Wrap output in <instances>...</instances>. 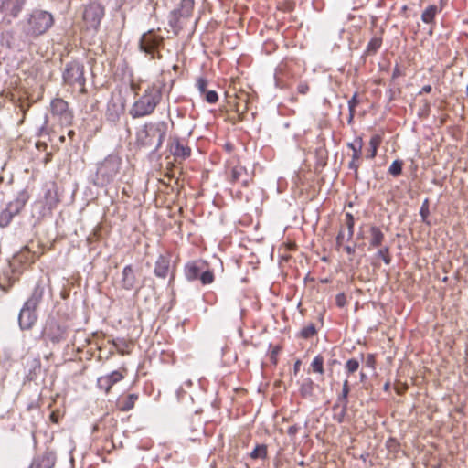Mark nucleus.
I'll list each match as a JSON object with an SVG mask.
<instances>
[{
    "instance_id": "obj_7",
    "label": "nucleus",
    "mask_w": 468,
    "mask_h": 468,
    "mask_svg": "<svg viewBox=\"0 0 468 468\" xmlns=\"http://www.w3.org/2000/svg\"><path fill=\"white\" fill-rule=\"evenodd\" d=\"M184 272L186 280L189 282L199 280L203 285H207L214 281L213 271L207 268V263L203 261L187 262Z\"/></svg>"
},
{
    "instance_id": "obj_59",
    "label": "nucleus",
    "mask_w": 468,
    "mask_h": 468,
    "mask_svg": "<svg viewBox=\"0 0 468 468\" xmlns=\"http://www.w3.org/2000/svg\"><path fill=\"white\" fill-rule=\"evenodd\" d=\"M355 113H356V112H349V116H348V120H347L348 124H352L354 117H355Z\"/></svg>"
},
{
    "instance_id": "obj_2",
    "label": "nucleus",
    "mask_w": 468,
    "mask_h": 468,
    "mask_svg": "<svg viewBox=\"0 0 468 468\" xmlns=\"http://www.w3.org/2000/svg\"><path fill=\"white\" fill-rule=\"evenodd\" d=\"M167 124L163 122H147L137 133V143L140 146L149 148L152 153L157 152L166 136Z\"/></svg>"
},
{
    "instance_id": "obj_34",
    "label": "nucleus",
    "mask_w": 468,
    "mask_h": 468,
    "mask_svg": "<svg viewBox=\"0 0 468 468\" xmlns=\"http://www.w3.org/2000/svg\"><path fill=\"white\" fill-rule=\"evenodd\" d=\"M267 446L265 444L257 445L254 450L250 453L251 459L264 460L267 458Z\"/></svg>"
},
{
    "instance_id": "obj_23",
    "label": "nucleus",
    "mask_w": 468,
    "mask_h": 468,
    "mask_svg": "<svg viewBox=\"0 0 468 468\" xmlns=\"http://www.w3.org/2000/svg\"><path fill=\"white\" fill-rule=\"evenodd\" d=\"M44 295V287L40 282H37L33 289V292L30 297L24 303L25 306H27L31 309L37 310L38 304L43 299Z\"/></svg>"
},
{
    "instance_id": "obj_17",
    "label": "nucleus",
    "mask_w": 468,
    "mask_h": 468,
    "mask_svg": "<svg viewBox=\"0 0 468 468\" xmlns=\"http://www.w3.org/2000/svg\"><path fill=\"white\" fill-rule=\"evenodd\" d=\"M56 463V453L53 451L46 450L33 458L28 468H54Z\"/></svg>"
},
{
    "instance_id": "obj_40",
    "label": "nucleus",
    "mask_w": 468,
    "mask_h": 468,
    "mask_svg": "<svg viewBox=\"0 0 468 468\" xmlns=\"http://www.w3.org/2000/svg\"><path fill=\"white\" fill-rule=\"evenodd\" d=\"M381 44L382 39L380 37H373L367 47V53L369 55L375 54L381 47Z\"/></svg>"
},
{
    "instance_id": "obj_61",
    "label": "nucleus",
    "mask_w": 468,
    "mask_h": 468,
    "mask_svg": "<svg viewBox=\"0 0 468 468\" xmlns=\"http://www.w3.org/2000/svg\"><path fill=\"white\" fill-rule=\"evenodd\" d=\"M37 407V404H35V403H30L28 406H27V410H30L32 409H36Z\"/></svg>"
},
{
    "instance_id": "obj_39",
    "label": "nucleus",
    "mask_w": 468,
    "mask_h": 468,
    "mask_svg": "<svg viewBox=\"0 0 468 468\" xmlns=\"http://www.w3.org/2000/svg\"><path fill=\"white\" fill-rule=\"evenodd\" d=\"M402 167H403V161L401 160H395L391 164V165L388 168V173L393 176L394 177H397L401 175L402 173Z\"/></svg>"
},
{
    "instance_id": "obj_12",
    "label": "nucleus",
    "mask_w": 468,
    "mask_h": 468,
    "mask_svg": "<svg viewBox=\"0 0 468 468\" xmlns=\"http://www.w3.org/2000/svg\"><path fill=\"white\" fill-rule=\"evenodd\" d=\"M21 272L18 266H15L14 263H8L0 272V290L7 292L19 279Z\"/></svg>"
},
{
    "instance_id": "obj_14",
    "label": "nucleus",
    "mask_w": 468,
    "mask_h": 468,
    "mask_svg": "<svg viewBox=\"0 0 468 468\" xmlns=\"http://www.w3.org/2000/svg\"><path fill=\"white\" fill-rule=\"evenodd\" d=\"M44 333L51 342L59 343L67 337V326L58 324L54 319H49L47 322Z\"/></svg>"
},
{
    "instance_id": "obj_56",
    "label": "nucleus",
    "mask_w": 468,
    "mask_h": 468,
    "mask_svg": "<svg viewBox=\"0 0 468 468\" xmlns=\"http://www.w3.org/2000/svg\"><path fill=\"white\" fill-rule=\"evenodd\" d=\"M432 88L431 85H425L422 87L421 90L420 91L419 94H422V93H430L431 91Z\"/></svg>"
},
{
    "instance_id": "obj_13",
    "label": "nucleus",
    "mask_w": 468,
    "mask_h": 468,
    "mask_svg": "<svg viewBox=\"0 0 468 468\" xmlns=\"http://www.w3.org/2000/svg\"><path fill=\"white\" fill-rule=\"evenodd\" d=\"M168 146L176 161L186 160L191 155V148L187 143L177 136L170 139Z\"/></svg>"
},
{
    "instance_id": "obj_64",
    "label": "nucleus",
    "mask_w": 468,
    "mask_h": 468,
    "mask_svg": "<svg viewBox=\"0 0 468 468\" xmlns=\"http://www.w3.org/2000/svg\"><path fill=\"white\" fill-rule=\"evenodd\" d=\"M59 140H60L61 142H64V141H65V137H64V136H60Z\"/></svg>"
},
{
    "instance_id": "obj_33",
    "label": "nucleus",
    "mask_w": 468,
    "mask_h": 468,
    "mask_svg": "<svg viewBox=\"0 0 468 468\" xmlns=\"http://www.w3.org/2000/svg\"><path fill=\"white\" fill-rule=\"evenodd\" d=\"M381 137L379 135H373L369 141V150H368V153L367 154V158L368 159H374L377 155V151H378V148L379 146V144H381Z\"/></svg>"
},
{
    "instance_id": "obj_4",
    "label": "nucleus",
    "mask_w": 468,
    "mask_h": 468,
    "mask_svg": "<svg viewBox=\"0 0 468 468\" xmlns=\"http://www.w3.org/2000/svg\"><path fill=\"white\" fill-rule=\"evenodd\" d=\"M160 29H149L144 33L139 40V49L149 59H162L161 48L165 45V38L158 33Z\"/></svg>"
},
{
    "instance_id": "obj_55",
    "label": "nucleus",
    "mask_w": 468,
    "mask_h": 468,
    "mask_svg": "<svg viewBox=\"0 0 468 468\" xmlns=\"http://www.w3.org/2000/svg\"><path fill=\"white\" fill-rule=\"evenodd\" d=\"M29 107H30L29 102L23 101L20 103V108L24 113H26V112L29 109Z\"/></svg>"
},
{
    "instance_id": "obj_35",
    "label": "nucleus",
    "mask_w": 468,
    "mask_h": 468,
    "mask_svg": "<svg viewBox=\"0 0 468 468\" xmlns=\"http://www.w3.org/2000/svg\"><path fill=\"white\" fill-rule=\"evenodd\" d=\"M317 334V330L315 327V324L311 323L308 325L302 328V330L299 333L300 337L303 339H309L313 336H314Z\"/></svg>"
},
{
    "instance_id": "obj_41",
    "label": "nucleus",
    "mask_w": 468,
    "mask_h": 468,
    "mask_svg": "<svg viewBox=\"0 0 468 468\" xmlns=\"http://www.w3.org/2000/svg\"><path fill=\"white\" fill-rule=\"evenodd\" d=\"M359 361L356 358L348 359L345 365L347 374H353L359 368Z\"/></svg>"
},
{
    "instance_id": "obj_18",
    "label": "nucleus",
    "mask_w": 468,
    "mask_h": 468,
    "mask_svg": "<svg viewBox=\"0 0 468 468\" xmlns=\"http://www.w3.org/2000/svg\"><path fill=\"white\" fill-rule=\"evenodd\" d=\"M123 378L124 375L121 371L114 370L108 375L98 378L97 386L101 390H103L106 394H108L111 391L112 386Z\"/></svg>"
},
{
    "instance_id": "obj_45",
    "label": "nucleus",
    "mask_w": 468,
    "mask_h": 468,
    "mask_svg": "<svg viewBox=\"0 0 468 468\" xmlns=\"http://www.w3.org/2000/svg\"><path fill=\"white\" fill-rule=\"evenodd\" d=\"M429 214H430L429 202H428V199H425V201L423 202V204L420 207V215L423 222L426 221V218H428Z\"/></svg>"
},
{
    "instance_id": "obj_52",
    "label": "nucleus",
    "mask_w": 468,
    "mask_h": 468,
    "mask_svg": "<svg viewBox=\"0 0 468 468\" xmlns=\"http://www.w3.org/2000/svg\"><path fill=\"white\" fill-rule=\"evenodd\" d=\"M309 90V86L305 83H301L298 86V91L302 94H306Z\"/></svg>"
},
{
    "instance_id": "obj_26",
    "label": "nucleus",
    "mask_w": 468,
    "mask_h": 468,
    "mask_svg": "<svg viewBox=\"0 0 468 468\" xmlns=\"http://www.w3.org/2000/svg\"><path fill=\"white\" fill-rule=\"evenodd\" d=\"M442 10V6H438L436 5H431L427 6L421 14V20L425 24L434 25L436 16L441 13Z\"/></svg>"
},
{
    "instance_id": "obj_10",
    "label": "nucleus",
    "mask_w": 468,
    "mask_h": 468,
    "mask_svg": "<svg viewBox=\"0 0 468 468\" xmlns=\"http://www.w3.org/2000/svg\"><path fill=\"white\" fill-rule=\"evenodd\" d=\"M104 16V7L96 2L84 5L82 13L83 27L87 31L96 32Z\"/></svg>"
},
{
    "instance_id": "obj_22",
    "label": "nucleus",
    "mask_w": 468,
    "mask_h": 468,
    "mask_svg": "<svg viewBox=\"0 0 468 468\" xmlns=\"http://www.w3.org/2000/svg\"><path fill=\"white\" fill-rule=\"evenodd\" d=\"M36 261V255L27 247L23 248L18 253L14 256V260L11 263L15 266L18 265H29L34 263Z\"/></svg>"
},
{
    "instance_id": "obj_63",
    "label": "nucleus",
    "mask_w": 468,
    "mask_h": 468,
    "mask_svg": "<svg viewBox=\"0 0 468 468\" xmlns=\"http://www.w3.org/2000/svg\"><path fill=\"white\" fill-rule=\"evenodd\" d=\"M74 135H75V132H74L73 130H69V131L68 132V136H69V137L72 138Z\"/></svg>"
},
{
    "instance_id": "obj_49",
    "label": "nucleus",
    "mask_w": 468,
    "mask_h": 468,
    "mask_svg": "<svg viewBox=\"0 0 468 468\" xmlns=\"http://www.w3.org/2000/svg\"><path fill=\"white\" fill-rule=\"evenodd\" d=\"M359 165L358 160H354L353 158L348 164V168L355 172L356 176H357Z\"/></svg>"
},
{
    "instance_id": "obj_11",
    "label": "nucleus",
    "mask_w": 468,
    "mask_h": 468,
    "mask_svg": "<svg viewBox=\"0 0 468 468\" xmlns=\"http://www.w3.org/2000/svg\"><path fill=\"white\" fill-rule=\"evenodd\" d=\"M254 177V172L249 171L241 164H237L229 168L228 178L230 183L247 187Z\"/></svg>"
},
{
    "instance_id": "obj_36",
    "label": "nucleus",
    "mask_w": 468,
    "mask_h": 468,
    "mask_svg": "<svg viewBox=\"0 0 468 468\" xmlns=\"http://www.w3.org/2000/svg\"><path fill=\"white\" fill-rule=\"evenodd\" d=\"M311 367L314 372L319 373L321 375L324 374V357L321 355L316 356L313 362L311 363Z\"/></svg>"
},
{
    "instance_id": "obj_19",
    "label": "nucleus",
    "mask_w": 468,
    "mask_h": 468,
    "mask_svg": "<svg viewBox=\"0 0 468 468\" xmlns=\"http://www.w3.org/2000/svg\"><path fill=\"white\" fill-rule=\"evenodd\" d=\"M37 314L36 310L23 305L18 316V323L20 328L22 330H28L32 328V326L37 322Z\"/></svg>"
},
{
    "instance_id": "obj_15",
    "label": "nucleus",
    "mask_w": 468,
    "mask_h": 468,
    "mask_svg": "<svg viewBox=\"0 0 468 468\" xmlns=\"http://www.w3.org/2000/svg\"><path fill=\"white\" fill-rule=\"evenodd\" d=\"M154 273L159 278H166L170 274V282L175 279V270L171 267L170 253L162 254L158 257Z\"/></svg>"
},
{
    "instance_id": "obj_37",
    "label": "nucleus",
    "mask_w": 468,
    "mask_h": 468,
    "mask_svg": "<svg viewBox=\"0 0 468 468\" xmlns=\"http://www.w3.org/2000/svg\"><path fill=\"white\" fill-rule=\"evenodd\" d=\"M346 218V226L347 228V240H350L353 238L354 235V225H355V219L351 213L347 212L345 215Z\"/></svg>"
},
{
    "instance_id": "obj_38",
    "label": "nucleus",
    "mask_w": 468,
    "mask_h": 468,
    "mask_svg": "<svg viewBox=\"0 0 468 468\" xmlns=\"http://www.w3.org/2000/svg\"><path fill=\"white\" fill-rule=\"evenodd\" d=\"M347 405L348 404L340 403V407L336 410H334V420L338 423L344 422L347 411Z\"/></svg>"
},
{
    "instance_id": "obj_54",
    "label": "nucleus",
    "mask_w": 468,
    "mask_h": 468,
    "mask_svg": "<svg viewBox=\"0 0 468 468\" xmlns=\"http://www.w3.org/2000/svg\"><path fill=\"white\" fill-rule=\"evenodd\" d=\"M423 113L425 115H428L429 114V112H430V103L427 100L424 101V103H423Z\"/></svg>"
},
{
    "instance_id": "obj_25",
    "label": "nucleus",
    "mask_w": 468,
    "mask_h": 468,
    "mask_svg": "<svg viewBox=\"0 0 468 468\" xmlns=\"http://www.w3.org/2000/svg\"><path fill=\"white\" fill-rule=\"evenodd\" d=\"M26 0H5L2 8L8 11L12 17H17L23 9Z\"/></svg>"
},
{
    "instance_id": "obj_53",
    "label": "nucleus",
    "mask_w": 468,
    "mask_h": 468,
    "mask_svg": "<svg viewBox=\"0 0 468 468\" xmlns=\"http://www.w3.org/2000/svg\"><path fill=\"white\" fill-rule=\"evenodd\" d=\"M345 250L346 251L347 254L354 255L356 252V246L347 245L345 247Z\"/></svg>"
},
{
    "instance_id": "obj_6",
    "label": "nucleus",
    "mask_w": 468,
    "mask_h": 468,
    "mask_svg": "<svg viewBox=\"0 0 468 468\" xmlns=\"http://www.w3.org/2000/svg\"><path fill=\"white\" fill-rule=\"evenodd\" d=\"M53 24L54 18L50 13L43 10H35L27 21L26 34L34 37H39L46 33Z\"/></svg>"
},
{
    "instance_id": "obj_5",
    "label": "nucleus",
    "mask_w": 468,
    "mask_h": 468,
    "mask_svg": "<svg viewBox=\"0 0 468 468\" xmlns=\"http://www.w3.org/2000/svg\"><path fill=\"white\" fill-rule=\"evenodd\" d=\"M194 7V0H181L178 5L170 12L168 25L176 35L183 29L191 18Z\"/></svg>"
},
{
    "instance_id": "obj_3",
    "label": "nucleus",
    "mask_w": 468,
    "mask_h": 468,
    "mask_svg": "<svg viewBox=\"0 0 468 468\" xmlns=\"http://www.w3.org/2000/svg\"><path fill=\"white\" fill-rule=\"evenodd\" d=\"M122 159L117 154H109L98 165L93 183L97 186H105L115 179L120 172Z\"/></svg>"
},
{
    "instance_id": "obj_30",
    "label": "nucleus",
    "mask_w": 468,
    "mask_h": 468,
    "mask_svg": "<svg viewBox=\"0 0 468 468\" xmlns=\"http://www.w3.org/2000/svg\"><path fill=\"white\" fill-rule=\"evenodd\" d=\"M314 383L310 378L303 380L300 387V394L303 398H310L314 395Z\"/></svg>"
},
{
    "instance_id": "obj_60",
    "label": "nucleus",
    "mask_w": 468,
    "mask_h": 468,
    "mask_svg": "<svg viewBox=\"0 0 468 468\" xmlns=\"http://www.w3.org/2000/svg\"><path fill=\"white\" fill-rule=\"evenodd\" d=\"M399 74H400L399 69L398 68H395V69H394V71H393V74H392V77H393V78H396V77H398Z\"/></svg>"
},
{
    "instance_id": "obj_43",
    "label": "nucleus",
    "mask_w": 468,
    "mask_h": 468,
    "mask_svg": "<svg viewBox=\"0 0 468 468\" xmlns=\"http://www.w3.org/2000/svg\"><path fill=\"white\" fill-rule=\"evenodd\" d=\"M112 345L116 347L117 351L121 355H124V348L128 346L127 342L124 339H116L112 341Z\"/></svg>"
},
{
    "instance_id": "obj_29",
    "label": "nucleus",
    "mask_w": 468,
    "mask_h": 468,
    "mask_svg": "<svg viewBox=\"0 0 468 468\" xmlns=\"http://www.w3.org/2000/svg\"><path fill=\"white\" fill-rule=\"evenodd\" d=\"M349 392V382L346 379L343 383L342 392L337 397V402L333 406V410H336L340 407V403L348 404Z\"/></svg>"
},
{
    "instance_id": "obj_50",
    "label": "nucleus",
    "mask_w": 468,
    "mask_h": 468,
    "mask_svg": "<svg viewBox=\"0 0 468 468\" xmlns=\"http://www.w3.org/2000/svg\"><path fill=\"white\" fill-rule=\"evenodd\" d=\"M375 363H376V360H375L374 355L368 354L367 356V358H366V365L367 367H369L374 368L375 367Z\"/></svg>"
},
{
    "instance_id": "obj_31",
    "label": "nucleus",
    "mask_w": 468,
    "mask_h": 468,
    "mask_svg": "<svg viewBox=\"0 0 468 468\" xmlns=\"http://www.w3.org/2000/svg\"><path fill=\"white\" fill-rule=\"evenodd\" d=\"M347 147L353 151L352 158L359 160L362 154L363 140L361 137L356 138L353 143H348Z\"/></svg>"
},
{
    "instance_id": "obj_9",
    "label": "nucleus",
    "mask_w": 468,
    "mask_h": 468,
    "mask_svg": "<svg viewBox=\"0 0 468 468\" xmlns=\"http://www.w3.org/2000/svg\"><path fill=\"white\" fill-rule=\"evenodd\" d=\"M28 199V193L26 190L20 191L16 198L10 201L6 207L0 211V227H7L12 219L24 209Z\"/></svg>"
},
{
    "instance_id": "obj_57",
    "label": "nucleus",
    "mask_w": 468,
    "mask_h": 468,
    "mask_svg": "<svg viewBox=\"0 0 468 468\" xmlns=\"http://www.w3.org/2000/svg\"><path fill=\"white\" fill-rule=\"evenodd\" d=\"M297 431H298V427H297V426H295V425L291 426V427H289V428H288V433H289L290 435H294V434H296Z\"/></svg>"
},
{
    "instance_id": "obj_21",
    "label": "nucleus",
    "mask_w": 468,
    "mask_h": 468,
    "mask_svg": "<svg viewBox=\"0 0 468 468\" xmlns=\"http://www.w3.org/2000/svg\"><path fill=\"white\" fill-rule=\"evenodd\" d=\"M207 84V80L205 78L200 77L197 80L196 86L201 96L204 97V100L207 103L214 104L218 101V95L215 90H208Z\"/></svg>"
},
{
    "instance_id": "obj_1",
    "label": "nucleus",
    "mask_w": 468,
    "mask_h": 468,
    "mask_svg": "<svg viewBox=\"0 0 468 468\" xmlns=\"http://www.w3.org/2000/svg\"><path fill=\"white\" fill-rule=\"evenodd\" d=\"M166 83L164 78H158L144 90L143 95L136 100L129 110L133 118H142L152 114L160 103Z\"/></svg>"
},
{
    "instance_id": "obj_8",
    "label": "nucleus",
    "mask_w": 468,
    "mask_h": 468,
    "mask_svg": "<svg viewBox=\"0 0 468 468\" xmlns=\"http://www.w3.org/2000/svg\"><path fill=\"white\" fill-rule=\"evenodd\" d=\"M62 77L65 84L79 87L80 91L83 94L87 92L84 65L82 63L75 60L67 63Z\"/></svg>"
},
{
    "instance_id": "obj_32",
    "label": "nucleus",
    "mask_w": 468,
    "mask_h": 468,
    "mask_svg": "<svg viewBox=\"0 0 468 468\" xmlns=\"http://www.w3.org/2000/svg\"><path fill=\"white\" fill-rule=\"evenodd\" d=\"M45 203L46 206L52 209L57 207L59 203V198L58 197L57 191L55 189H48L45 193Z\"/></svg>"
},
{
    "instance_id": "obj_51",
    "label": "nucleus",
    "mask_w": 468,
    "mask_h": 468,
    "mask_svg": "<svg viewBox=\"0 0 468 468\" xmlns=\"http://www.w3.org/2000/svg\"><path fill=\"white\" fill-rule=\"evenodd\" d=\"M344 238H345V236H344V231L341 229V230L339 231L338 235L336 236V239H335L337 249H338L340 246H342V244H343V240H344Z\"/></svg>"
},
{
    "instance_id": "obj_20",
    "label": "nucleus",
    "mask_w": 468,
    "mask_h": 468,
    "mask_svg": "<svg viewBox=\"0 0 468 468\" xmlns=\"http://www.w3.org/2000/svg\"><path fill=\"white\" fill-rule=\"evenodd\" d=\"M137 282V277L133 266H125L122 271V278L120 280L122 289L131 291L136 287Z\"/></svg>"
},
{
    "instance_id": "obj_24",
    "label": "nucleus",
    "mask_w": 468,
    "mask_h": 468,
    "mask_svg": "<svg viewBox=\"0 0 468 468\" xmlns=\"http://www.w3.org/2000/svg\"><path fill=\"white\" fill-rule=\"evenodd\" d=\"M122 112V105H119L113 101L108 102L105 113L107 121L112 123H116L120 120L121 114Z\"/></svg>"
},
{
    "instance_id": "obj_16",
    "label": "nucleus",
    "mask_w": 468,
    "mask_h": 468,
    "mask_svg": "<svg viewBox=\"0 0 468 468\" xmlns=\"http://www.w3.org/2000/svg\"><path fill=\"white\" fill-rule=\"evenodd\" d=\"M51 112L53 115L59 116L60 122L65 124H70L72 122V113L69 111V104L61 98H55L51 101Z\"/></svg>"
},
{
    "instance_id": "obj_47",
    "label": "nucleus",
    "mask_w": 468,
    "mask_h": 468,
    "mask_svg": "<svg viewBox=\"0 0 468 468\" xmlns=\"http://www.w3.org/2000/svg\"><path fill=\"white\" fill-rule=\"evenodd\" d=\"M335 304L340 308L346 304V297L344 292H340L335 296Z\"/></svg>"
},
{
    "instance_id": "obj_42",
    "label": "nucleus",
    "mask_w": 468,
    "mask_h": 468,
    "mask_svg": "<svg viewBox=\"0 0 468 468\" xmlns=\"http://www.w3.org/2000/svg\"><path fill=\"white\" fill-rule=\"evenodd\" d=\"M377 256L378 258H381L386 264H389L391 262V257L389 255L388 247H384V248L380 249L378 251Z\"/></svg>"
},
{
    "instance_id": "obj_44",
    "label": "nucleus",
    "mask_w": 468,
    "mask_h": 468,
    "mask_svg": "<svg viewBox=\"0 0 468 468\" xmlns=\"http://www.w3.org/2000/svg\"><path fill=\"white\" fill-rule=\"evenodd\" d=\"M158 5V0H147L146 10L150 16H154L156 13V7Z\"/></svg>"
},
{
    "instance_id": "obj_46",
    "label": "nucleus",
    "mask_w": 468,
    "mask_h": 468,
    "mask_svg": "<svg viewBox=\"0 0 468 468\" xmlns=\"http://www.w3.org/2000/svg\"><path fill=\"white\" fill-rule=\"evenodd\" d=\"M359 104V101L357 99V93L356 92L352 98L348 101V110L349 112H356V107Z\"/></svg>"
},
{
    "instance_id": "obj_48",
    "label": "nucleus",
    "mask_w": 468,
    "mask_h": 468,
    "mask_svg": "<svg viewBox=\"0 0 468 468\" xmlns=\"http://www.w3.org/2000/svg\"><path fill=\"white\" fill-rule=\"evenodd\" d=\"M386 445L387 447L390 450V451H394L396 452L399 447V443L397 441L396 439L394 438H389L387 442H386Z\"/></svg>"
},
{
    "instance_id": "obj_62",
    "label": "nucleus",
    "mask_w": 468,
    "mask_h": 468,
    "mask_svg": "<svg viewBox=\"0 0 468 468\" xmlns=\"http://www.w3.org/2000/svg\"><path fill=\"white\" fill-rule=\"evenodd\" d=\"M300 364H301V362L299 360L296 361V363L294 364V371L295 372H297L299 370Z\"/></svg>"
},
{
    "instance_id": "obj_58",
    "label": "nucleus",
    "mask_w": 468,
    "mask_h": 468,
    "mask_svg": "<svg viewBox=\"0 0 468 468\" xmlns=\"http://www.w3.org/2000/svg\"><path fill=\"white\" fill-rule=\"evenodd\" d=\"M49 418H50V420H51L52 422H54V423H58V414H57L56 412H54V411H53V412L50 414Z\"/></svg>"
},
{
    "instance_id": "obj_27",
    "label": "nucleus",
    "mask_w": 468,
    "mask_h": 468,
    "mask_svg": "<svg viewBox=\"0 0 468 468\" xmlns=\"http://www.w3.org/2000/svg\"><path fill=\"white\" fill-rule=\"evenodd\" d=\"M137 399L138 395L134 393L122 396L117 400V407L121 411H129L134 407Z\"/></svg>"
},
{
    "instance_id": "obj_28",
    "label": "nucleus",
    "mask_w": 468,
    "mask_h": 468,
    "mask_svg": "<svg viewBox=\"0 0 468 468\" xmlns=\"http://www.w3.org/2000/svg\"><path fill=\"white\" fill-rule=\"evenodd\" d=\"M370 232V246L371 247H379L384 239V233L381 231V229L377 226H372L369 229Z\"/></svg>"
}]
</instances>
